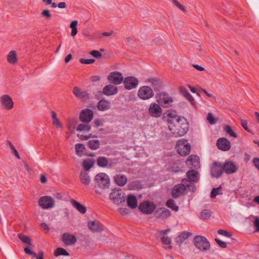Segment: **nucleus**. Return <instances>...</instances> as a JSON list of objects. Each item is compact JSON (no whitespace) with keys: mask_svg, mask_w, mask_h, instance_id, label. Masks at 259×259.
I'll return each instance as SVG.
<instances>
[{"mask_svg":"<svg viewBox=\"0 0 259 259\" xmlns=\"http://www.w3.org/2000/svg\"><path fill=\"white\" fill-rule=\"evenodd\" d=\"M164 118L166 121L168 129L175 137L183 136L189 129V124L184 117L178 115L175 111L167 112Z\"/></svg>","mask_w":259,"mask_h":259,"instance_id":"obj_1","label":"nucleus"},{"mask_svg":"<svg viewBox=\"0 0 259 259\" xmlns=\"http://www.w3.org/2000/svg\"><path fill=\"white\" fill-rule=\"evenodd\" d=\"M95 184L101 189H106L109 188L110 179L108 175L104 172L98 174L95 178Z\"/></svg>","mask_w":259,"mask_h":259,"instance_id":"obj_2","label":"nucleus"},{"mask_svg":"<svg viewBox=\"0 0 259 259\" xmlns=\"http://www.w3.org/2000/svg\"><path fill=\"white\" fill-rule=\"evenodd\" d=\"M109 198L114 204L119 205L125 201V194L121 189H114L110 193Z\"/></svg>","mask_w":259,"mask_h":259,"instance_id":"obj_3","label":"nucleus"},{"mask_svg":"<svg viewBox=\"0 0 259 259\" xmlns=\"http://www.w3.org/2000/svg\"><path fill=\"white\" fill-rule=\"evenodd\" d=\"M193 242L196 247L201 251H207L210 248V243L204 236H195L193 239Z\"/></svg>","mask_w":259,"mask_h":259,"instance_id":"obj_4","label":"nucleus"},{"mask_svg":"<svg viewBox=\"0 0 259 259\" xmlns=\"http://www.w3.org/2000/svg\"><path fill=\"white\" fill-rule=\"evenodd\" d=\"M176 149L178 153L182 156H186L189 154L191 146L188 141L184 139L179 140L176 144Z\"/></svg>","mask_w":259,"mask_h":259,"instance_id":"obj_5","label":"nucleus"},{"mask_svg":"<svg viewBox=\"0 0 259 259\" xmlns=\"http://www.w3.org/2000/svg\"><path fill=\"white\" fill-rule=\"evenodd\" d=\"M38 205L44 209H50L55 206V200L50 196H43L38 200Z\"/></svg>","mask_w":259,"mask_h":259,"instance_id":"obj_6","label":"nucleus"},{"mask_svg":"<svg viewBox=\"0 0 259 259\" xmlns=\"http://www.w3.org/2000/svg\"><path fill=\"white\" fill-rule=\"evenodd\" d=\"M137 94L138 97L142 100H148L154 96L153 90L146 85L140 87Z\"/></svg>","mask_w":259,"mask_h":259,"instance_id":"obj_7","label":"nucleus"},{"mask_svg":"<svg viewBox=\"0 0 259 259\" xmlns=\"http://www.w3.org/2000/svg\"><path fill=\"white\" fill-rule=\"evenodd\" d=\"M0 104L2 107L6 110H11L14 107L12 98L8 95H3L0 97Z\"/></svg>","mask_w":259,"mask_h":259,"instance_id":"obj_8","label":"nucleus"},{"mask_svg":"<svg viewBox=\"0 0 259 259\" xmlns=\"http://www.w3.org/2000/svg\"><path fill=\"white\" fill-rule=\"evenodd\" d=\"M162 110L160 105L155 103H152L149 105V114L153 117L158 118L162 115Z\"/></svg>","mask_w":259,"mask_h":259,"instance_id":"obj_9","label":"nucleus"},{"mask_svg":"<svg viewBox=\"0 0 259 259\" xmlns=\"http://www.w3.org/2000/svg\"><path fill=\"white\" fill-rule=\"evenodd\" d=\"M108 80L114 85H119L123 81V77L120 72L113 71L108 76Z\"/></svg>","mask_w":259,"mask_h":259,"instance_id":"obj_10","label":"nucleus"},{"mask_svg":"<svg viewBox=\"0 0 259 259\" xmlns=\"http://www.w3.org/2000/svg\"><path fill=\"white\" fill-rule=\"evenodd\" d=\"M124 88L128 90L136 88L139 83L138 79L135 77L128 76L125 77L123 81Z\"/></svg>","mask_w":259,"mask_h":259,"instance_id":"obj_11","label":"nucleus"},{"mask_svg":"<svg viewBox=\"0 0 259 259\" xmlns=\"http://www.w3.org/2000/svg\"><path fill=\"white\" fill-rule=\"evenodd\" d=\"M157 101L162 104L164 107H167L172 102V99L167 93L165 92L160 93L158 95Z\"/></svg>","mask_w":259,"mask_h":259,"instance_id":"obj_12","label":"nucleus"},{"mask_svg":"<svg viewBox=\"0 0 259 259\" xmlns=\"http://www.w3.org/2000/svg\"><path fill=\"white\" fill-rule=\"evenodd\" d=\"M139 208L144 213L150 214L155 209V206L153 202L145 201L140 204Z\"/></svg>","mask_w":259,"mask_h":259,"instance_id":"obj_13","label":"nucleus"},{"mask_svg":"<svg viewBox=\"0 0 259 259\" xmlns=\"http://www.w3.org/2000/svg\"><path fill=\"white\" fill-rule=\"evenodd\" d=\"M114 182L119 186H124L127 182V178L120 171L115 172L113 178Z\"/></svg>","mask_w":259,"mask_h":259,"instance_id":"obj_14","label":"nucleus"},{"mask_svg":"<svg viewBox=\"0 0 259 259\" xmlns=\"http://www.w3.org/2000/svg\"><path fill=\"white\" fill-rule=\"evenodd\" d=\"M186 189V185L183 182L176 185L172 189L171 195L174 198H177L184 194Z\"/></svg>","mask_w":259,"mask_h":259,"instance_id":"obj_15","label":"nucleus"},{"mask_svg":"<svg viewBox=\"0 0 259 259\" xmlns=\"http://www.w3.org/2000/svg\"><path fill=\"white\" fill-rule=\"evenodd\" d=\"M93 118V111L89 109L83 110L79 116L80 120L83 122L89 123Z\"/></svg>","mask_w":259,"mask_h":259,"instance_id":"obj_16","label":"nucleus"},{"mask_svg":"<svg viewBox=\"0 0 259 259\" xmlns=\"http://www.w3.org/2000/svg\"><path fill=\"white\" fill-rule=\"evenodd\" d=\"M155 217L158 219H166L171 215L170 211L164 208H159L154 212Z\"/></svg>","mask_w":259,"mask_h":259,"instance_id":"obj_17","label":"nucleus"},{"mask_svg":"<svg viewBox=\"0 0 259 259\" xmlns=\"http://www.w3.org/2000/svg\"><path fill=\"white\" fill-rule=\"evenodd\" d=\"M186 165L188 166L194 167L196 168L200 167L199 158L197 155H190L188 157L186 161Z\"/></svg>","mask_w":259,"mask_h":259,"instance_id":"obj_18","label":"nucleus"},{"mask_svg":"<svg viewBox=\"0 0 259 259\" xmlns=\"http://www.w3.org/2000/svg\"><path fill=\"white\" fill-rule=\"evenodd\" d=\"M217 145L218 148L223 151H228L231 147L230 141L225 138H221L218 139Z\"/></svg>","mask_w":259,"mask_h":259,"instance_id":"obj_19","label":"nucleus"},{"mask_svg":"<svg viewBox=\"0 0 259 259\" xmlns=\"http://www.w3.org/2000/svg\"><path fill=\"white\" fill-rule=\"evenodd\" d=\"M223 173V165L220 163H213L211 168V175L213 177H219Z\"/></svg>","mask_w":259,"mask_h":259,"instance_id":"obj_20","label":"nucleus"},{"mask_svg":"<svg viewBox=\"0 0 259 259\" xmlns=\"http://www.w3.org/2000/svg\"><path fill=\"white\" fill-rule=\"evenodd\" d=\"M89 228L93 232H100L103 230V226L98 221H90L88 223Z\"/></svg>","mask_w":259,"mask_h":259,"instance_id":"obj_21","label":"nucleus"},{"mask_svg":"<svg viewBox=\"0 0 259 259\" xmlns=\"http://www.w3.org/2000/svg\"><path fill=\"white\" fill-rule=\"evenodd\" d=\"M74 95L78 98L86 101L89 99V95L85 91H82L78 87H74L73 90Z\"/></svg>","mask_w":259,"mask_h":259,"instance_id":"obj_22","label":"nucleus"},{"mask_svg":"<svg viewBox=\"0 0 259 259\" xmlns=\"http://www.w3.org/2000/svg\"><path fill=\"white\" fill-rule=\"evenodd\" d=\"M62 241L65 245H71L76 242V238L72 234L66 233L62 235Z\"/></svg>","mask_w":259,"mask_h":259,"instance_id":"obj_23","label":"nucleus"},{"mask_svg":"<svg viewBox=\"0 0 259 259\" xmlns=\"http://www.w3.org/2000/svg\"><path fill=\"white\" fill-rule=\"evenodd\" d=\"M223 169L226 173L231 174L237 171V167L233 162L228 161L223 165Z\"/></svg>","mask_w":259,"mask_h":259,"instance_id":"obj_24","label":"nucleus"},{"mask_svg":"<svg viewBox=\"0 0 259 259\" xmlns=\"http://www.w3.org/2000/svg\"><path fill=\"white\" fill-rule=\"evenodd\" d=\"M103 93L108 96L114 95L118 93V88L113 84H108L103 88Z\"/></svg>","mask_w":259,"mask_h":259,"instance_id":"obj_25","label":"nucleus"},{"mask_svg":"<svg viewBox=\"0 0 259 259\" xmlns=\"http://www.w3.org/2000/svg\"><path fill=\"white\" fill-rule=\"evenodd\" d=\"M79 178L81 183L84 185L88 186L91 182V178L89 172L85 170L81 171Z\"/></svg>","mask_w":259,"mask_h":259,"instance_id":"obj_26","label":"nucleus"},{"mask_svg":"<svg viewBox=\"0 0 259 259\" xmlns=\"http://www.w3.org/2000/svg\"><path fill=\"white\" fill-rule=\"evenodd\" d=\"M97 107L99 110L104 111L110 109L111 103L107 100H101L98 102Z\"/></svg>","mask_w":259,"mask_h":259,"instance_id":"obj_27","label":"nucleus"},{"mask_svg":"<svg viewBox=\"0 0 259 259\" xmlns=\"http://www.w3.org/2000/svg\"><path fill=\"white\" fill-rule=\"evenodd\" d=\"M128 206L132 209L136 208L138 206V201L136 197L134 195H129L127 197Z\"/></svg>","mask_w":259,"mask_h":259,"instance_id":"obj_28","label":"nucleus"},{"mask_svg":"<svg viewBox=\"0 0 259 259\" xmlns=\"http://www.w3.org/2000/svg\"><path fill=\"white\" fill-rule=\"evenodd\" d=\"M187 176L188 178V181L197 182L199 178L198 173L194 170H190L187 171Z\"/></svg>","mask_w":259,"mask_h":259,"instance_id":"obj_29","label":"nucleus"},{"mask_svg":"<svg viewBox=\"0 0 259 259\" xmlns=\"http://www.w3.org/2000/svg\"><path fill=\"white\" fill-rule=\"evenodd\" d=\"M70 202L72 206L75 208L80 213L84 214L87 211L86 207L79 202L72 199Z\"/></svg>","mask_w":259,"mask_h":259,"instance_id":"obj_30","label":"nucleus"},{"mask_svg":"<svg viewBox=\"0 0 259 259\" xmlns=\"http://www.w3.org/2000/svg\"><path fill=\"white\" fill-rule=\"evenodd\" d=\"M91 126L89 124V123L86 122L79 124L76 128L77 131L83 132L84 133H88L91 130Z\"/></svg>","mask_w":259,"mask_h":259,"instance_id":"obj_31","label":"nucleus"},{"mask_svg":"<svg viewBox=\"0 0 259 259\" xmlns=\"http://www.w3.org/2000/svg\"><path fill=\"white\" fill-rule=\"evenodd\" d=\"M7 61L10 64H15L17 62V57L15 51H11L7 55Z\"/></svg>","mask_w":259,"mask_h":259,"instance_id":"obj_32","label":"nucleus"},{"mask_svg":"<svg viewBox=\"0 0 259 259\" xmlns=\"http://www.w3.org/2000/svg\"><path fill=\"white\" fill-rule=\"evenodd\" d=\"M180 92L189 101L191 102V104H193L194 103V99L193 97L191 96V95L188 92V91L184 87H181L180 88Z\"/></svg>","mask_w":259,"mask_h":259,"instance_id":"obj_33","label":"nucleus"},{"mask_svg":"<svg viewBox=\"0 0 259 259\" xmlns=\"http://www.w3.org/2000/svg\"><path fill=\"white\" fill-rule=\"evenodd\" d=\"M85 146L82 144H76L75 145V150L76 155L79 157H81L85 150Z\"/></svg>","mask_w":259,"mask_h":259,"instance_id":"obj_34","label":"nucleus"},{"mask_svg":"<svg viewBox=\"0 0 259 259\" xmlns=\"http://www.w3.org/2000/svg\"><path fill=\"white\" fill-rule=\"evenodd\" d=\"M17 236L22 241L23 243L27 244L29 247L32 246L31 239L29 237L24 235L21 233L18 234Z\"/></svg>","mask_w":259,"mask_h":259,"instance_id":"obj_35","label":"nucleus"},{"mask_svg":"<svg viewBox=\"0 0 259 259\" xmlns=\"http://www.w3.org/2000/svg\"><path fill=\"white\" fill-rule=\"evenodd\" d=\"M100 142L98 140H92L88 142V146L92 150H96L99 148Z\"/></svg>","mask_w":259,"mask_h":259,"instance_id":"obj_36","label":"nucleus"},{"mask_svg":"<svg viewBox=\"0 0 259 259\" xmlns=\"http://www.w3.org/2000/svg\"><path fill=\"white\" fill-rule=\"evenodd\" d=\"M77 123V119L76 118H71L68 120L67 126L70 132L72 133L74 132L75 125Z\"/></svg>","mask_w":259,"mask_h":259,"instance_id":"obj_37","label":"nucleus"},{"mask_svg":"<svg viewBox=\"0 0 259 259\" xmlns=\"http://www.w3.org/2000/svg\"><path fill=\"white\" fill-rule=\"evenodd\" d=\"M94 164V161L91 159H87L84 160L83 162V167L84 168L83 170H85L87 171V170H89L93 167Z\"/></svg>","mask_w":259,"mask_h":259,"instance_id":"obj_38","label":"nucleus"},{"mask_svg":"<svg viewBox=\"0 0 259 259\" xmlns=\"http://www.w3.org/2000/svg\"><path fill=\"white\" fill-rule=\"evenodd\" d=\"M224 130L230 136L232 137L233 138L237 137V135L233 131L232 127L230 125H225V127H224Z\"/></svg>","mask_w":259,"mask_h":259,"instance_id":"obj_39","label":"nucleus"},{"mask_svg":"<svg viewBox=\"0 0 259 259\" xmlns=\"http://www.w3.org/2000/svg\"><path fill=\"white\" fill-rule=\"evenodd\" d=\"M166 205L169 208L176 211H178L179 210V207L176 204V203L174 200H168L166 202Z\"/></svg>","mask_w":259,"mask_h":259,"instance_id":"obj_40","label":"nucleus"},{"mask_svg":"<svg viewBox=\"0 0 259 259\" xmlns=\"http://www.w3.org/2000/svg\"><path fill=\"white\" fill-rule=\"evenodd\" d=\"M97 163L100 167H105L108 163V159L104 157H100L98 158Z\"/></svg>","mask_w":259,"mask_h":259,"instance_id":"obj_41","label":"nucleus"},{"mask_svg":"<svg viewBox=\"0 0 259 259\" xmlns=\"http://www.w3.org/2000/svg\"><path fill=\"white\" fill-rule=\"evenodd\" d=\"M182 182L186 185V189L187 188L191 192H193L196 189L195 186L192 183V182L188 181L187 180H183Z\"/></svg>","mask_w":259,"mask_h":259,"instance_id":"obj_42","label":"nucleus"},{"mask_svg":"<svg viewBox=\"0 0 259 259\" xmlns=\"http://www.w3.org/2000/svg\"><path fill=\"white\" fill-rule=\"evenodd\" d=\"M190 236L189 233L183 232L181 233L177 239V242L181 243Z\"/></svg>","mask_w":259,"mask_h":259,"instance_id":"obj_43","label":"nucleus"},{"mask_svg":"<svg viewBox=\"0 0 259 259\" xmlns=\"http://www.w3.org/2000/svg\"><path fill=\"white\" fill-rule=\"evenodd\" d=\"M211 214V212L210 210L205 209L202 210L200 213V217L202 219L205 220L208 219Z\"/></svg>","mask_w":259,"mask_h":259,"instance_id":"obj_44","label":"nucleus"},{"mask_svg":"<svg viewBox=\"0 0 259 259\" xmlns=\"http://www.w3.org/2000/svg\"><path fill=\"white\" fill-rule=\"evenodd\" d=\"M222 188L219 187L217 188H213L211 192V197L215 198L217 195L222 194Z\"/></svg>","mask_w":259,"mask_h":259,"instance_id":"obj_45","label":"nucleus"},{"mask_svg":"<svg viewBox=\"0 0 259 259\" xmlns=\"http://www.w3.org/2000/svg\"><path fill=\"white\" fill-rule=\"evenodd\" d=\"M130 189H138L141 188V184L137 181H134L128 185Z\"/></svg>","mask_w":259,"mask_h":259,"instance_id":"obj_46","label":"nucleus"},{"mask_svg":"<svg viewBox=\"0 0 259 259\" xmlns=\"http://www.w3.org/2000/svg\"><path fill=\"white\" fill-rule=\"evenodd\" d=\"M56 255L58 256L60 255H68V252L62 248H58L56 251Z\"/></svg>","mask_w":259,"mask_h":259,"instance_id":"obj_47","label":"nucleus"},{"mask_svg":"<svg viewBox=\"0 0 259 259\" xmlns=\"http://www.w3.org/2000/svg\"><path fill=\"white\" fill-rule=\"evenodd\" d=\"M8 145L9 146L10 148H11V149L12 150V152L13 153V154L18 158V159H20V156H19V153L18 152H17V151L16 150V149L15 148V147H14V146L12 145V144L11 143V142L10 141H8Z\"/></svg>","mask_w":259,"mask_h":259,"instance_id":"obj_48","label":"nucleus"},{"mask_svg":"<svg viewBox=\"0 0 259 259\" xmlns=\"http://www.w3.org/2000/svg\"><path fill=\"white\" fill-rule=\"evenodd\" d=\"M161 241L163 244L166 245H169L171 243V239L168 237L162 236Z\"/></svg>","mask_w":259,"mask_h":259,"instance_id":"obj_49","label":"nucleus"},{"mask_svg":"<svg viewBox=\"0 0 259 259\" xmlns=\"http://www.w3.org/2000/svg\"><path fill=\"white\" fill-rule=\"evenodd\" d=\"M254 219L253 225L255 228V232H259V218L257 217L253 216Z\"/></svg>","mask_w":259,"mask_h":259,"instance_id":"obj_50","label":"nucleus"},{"mask_svg":"<svg viewBox=\"0 0 259 259\" xmlns=\"http://www.w3.org/2000/svg\"><path fill=\"white\" fill-rule=\"evenodd\" d=\"M172 3L177 7H178L180 9H181L184 13H186L187 11L185 8L180 4L177 0H171Z\"/></svg>","mask_w":259,"mask_h":259,"instance_id":"obj_51","label":"nucleus"},{"mask_svg":"<svg viewBox=\"0 0 259 259\" xmlns=\"http://www.w3.org/2000/svg\"><path fill=\"white\" fill-rule=\"evenodd\" d=\"M218 233L220 235H224L227 237H231L232 236V235L230 233H229L224 230H222V229L219 230L218 231Z\"/></svg>","mask_w":259,"mask_h":259,"instance_id":"obj_52","label":"nucleus"},{"mask_svg":"<svg viewBox=\"0 0 259 259\" xmlns=\"http://www.w3.org/2000/svg\"><path fill=\"white\" fill-rule=\"evenodd\" d=\"M95 61V60L94 59H81L80 60V62L82 64H90L94 63Z\"/></svg>","mask_w":259,"mask_h":259,"instance_id":"obj_53","label":"nucleus"},{"mask_svg":"<svg viewBox=\"0 0 259 259\" xmlns=\"http://www.w3.org/2000/svg\"><path fill=\"white\" fill-rule=\"evenodd\" d=\"M90 54L97 58H99L102 56V54L97 50L92 51L90 52Z\"/></svg>","mask_w":259,"mask_h":259,"instance_id":"obj_54","label":"nucleus"},{"mask_svg":"<svg viewBox=\"0 0 259 259\" xmlns=\"http://www.w3.org/2000/svg\"><path fill=\"white\" fill-rule=\"evenodd\" d=\"M215 240L216 242L218 243V244L221 247L225 248H226L227 247V245H226V242H225L224 241H221V240H220L218 239H215Z\"/></svg>","mask_w":259,"mask_h":259,"instance_id":"obj_55","label":"nucleus"},{"mask_svg":"<svg viewBox=\"0 0 259 259\" xmlns=\"http://www.w3.org/2000/svg\"><path fill=\"white\" fill-rule=\"evenodd\" d=\"M207 119L208 121L209 122V123L211 124H213L215 122L212 114L211 113L208 114Z\"/></svg>","mask_w":259,"mask_h":259,"instance_id":"obj_56","label":"nucleus"},{"mask_svg":"<svg viewBox=\"0 0 259 259\" xmlns=\"http://www.w3.org/2000/svg\"><path fill=\"white\" fill-rule=\"evenodd\" d=\"M77 136L78 138H79L81 140H87L90 139V138H91V134L88 136H87V135L84 136L83 135L78 134L77 135Z\"/></svg>","mask_w":259,"mask_h":259,"instance_id":"obj_57","label":"nucleus"},{"mask_svg":"<svg viewBox=\"0 0 259 259\" xmlns=\"http://www.w3.org/2000/svg\"><path fill=\"white\" fill-rule=\"evenodd\" d=\"M242 126L244 128V129L248 132H250V131L247 127V122L246 120L241 119L240 120Z\"/></svg>","mask_w":259,"mask_h":259,"instance_id":"obj_58","label":"nucleus"},{"mask_svg":"<svg viewBox=\"0 0 259 259\" xmlns=\"http://www.w3.org/2000/svg\"><path fill=\"white\" fill-rule=\"evenodd\" d=\"M94 123H95V126L97 127L103 125V120L101 119H96L94 121Z\"/></svg>","mask_w":259,"mask_h":259,"instance_id":"obj_59","label":"nucleus"},{"mask_svg":"<svg viewBox=\"0 0 259 259\" xmlns=\"http://www.w3.org/2000/svg\"><path fill=\"white\" fill-rule=\"evenodd\" d=\"M41 14L43 16L46 17L48 18H50L51 17V14L48 10H44L42 13Z\"/></svg>","mask_w":259,"mask_h":259,"instance_id":"obj_60","label":"nucleus"},{"mask_svg":"<svg viewBox=\"0 0 259 259\" xmlns=\"http://www.w3.org/2000/svg\"><path fill=\"white\" fill-rule=\"evenodd\" d=\"M53 123L54 125L58 128H61L62 126L61 123L60 122L58 119L53 120Z\"/></svg>","mask_w":259,"mask_h":259,"instance_id":"obj_61","label":"nucleus"},{"mask_svg":"<svg viewBox=\"0 0 259 259\" xmlns=\"http://www.w3.org/2000/svg\"><path fill=\"white\" fill-rule=\"evenodd\" d=\"M252 162L255 166V167L259 170V158H254L252 160Z\"/></svg>","mask_w":259,"mask_h":259,"instance_id":"obj_62","label":"nucleus"},{"mask_svg":"<svg viewBox=\"0 0 259 259\" xmlns=\"http://www.w3.org/2000/svg\"><path fill=\"white\" fill-rule=\"evenodd\" d=\"M24 250L26 253L29 255H33L34 256H36V253L33 252V251L29 249L27 247H25Z\"/></svg>","mask_w":259,"mask_h":259,"instance_id":"obj_63","label":"nucleus"},{"mask_svg":"<svg viewBox=\"0 0 259 259\" xmlns=\"http://www.w3.org/2000/svg\"><path fill=\"white\" fill-rule=\"evenodd\" d=\"M170 231V230L169 229H167L165 230H162V231H159L158 233V235L159 236L164 235L165 234H167Z\"/></svg>","mask_w":259,"mask_h":259,"instance_id":"obj_64","label":"nucleus"}]
</instances>
